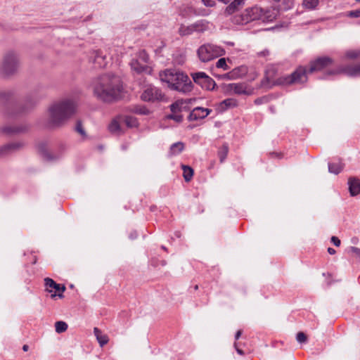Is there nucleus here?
Listing matches in <instances>:
<instances>
[{"instance_id":"f257e3e1","label":"nucleus","mask_w":360,"mask_h":360,"mask_svg":"<svg viewBox=\"0 0 360 360\" xmlns=\"http://www.w3.org/2000/svg\"><path fill=\"white\" fill-rule=\"evenodd\" d=\"M122 91L120 77L111 73L101 75L93 85L94 95L97 99L105 103H111L120 98Z\"/></svg>"},{"instance_id":"f03ea898","label":"nucleus","mask_w":360,"mask_h":360,"mask_svg":"<svg viewBox=\"0 0 360 360\" xmlns=\"http://www.w3.org/2000/svg\"><path fill=\"white\" fill-rule=\"evenodd\" d=\"M77 101L75 98H65L53 103L49 108V122L52 126L63 124L77 111Z\"/></svg>"},{"instance_id":"7ed1b4c3","label":"nucleus","mask_w":360,"mask_h":360,"mask_svg":"<svg viewBox=\"0 0 360 360\" xmlns=\"http://www.w3.org/2000/svg\"><path fill=\"white\" fill-rule=\"evenodd\" d=\"M278 15L275 9H264L255 6L245 8L240 14L233 18V22L237 25H246L250 22L261 20L264 22L274 21Z\"/></svg>"},{"instance_id":"20e7f679","label":"nucleus","mask_w":360,"mask_h":360,"mask_svg":"<svg viewBox=\"0 0 360 360\" xmlns=\"http://www.w3.org/2000/svg\"><path fill=\"white\" fill-rule=\"evenodd\" d=\"M162 82L166 83L169 88L184 94L191 92L193 84L188 75L174 70H165L160 72Z\"/></svg>"},{"instance_id":"39448f33","label":"nucleus","mask_w":360,"mask_h":360,"mask_svg":"<svg viewBox=\"0 0 360 360\" xmlns=\"http://www.w3.org/2000/svg\"><path fill=\"white\" fill-rule=\"evenodd\" d=\"M224 53L222 47L212 44H203L197 51L198 58L202 63L209 62L224 55Z\"/></svg>"},{"instance_id":"423d86ee","label":"nucleus","mask_w":360,"mask_h":360,"mask_svg":"<svg viewBox=\"0 0 360 360\" xmlns=\"http://www.w3.org/2000/svg\"><path fill=\"white\" fill-rule=\"evenodd\" d=\"M307 71L305 67H298L292 74L279 78V83L283 85L303 84L307 81Z\"/></svg>"},{"instance_id":"0eeeda50","label":"nucleus","mask_w":360,"mask_h":360,"mask_svg":"<svg viewBox=\"0 0 360 360\" xmlns=\"http://www.w3.org/2000/svg\"><path fill=\"white\" fill-rule=\"evenodd\" d=\"M209 22L205 20H200L189 25L181 24L179 28V34L181 36H188L194 32L201 33L208 29Z\"/></svg>"},{"instance_id":"6e6552de","label":"nucleus","mask_w":360,"mask_h":360,"mask_svg":"<svg viewBox=\"0 0 360 360\" xmlns=\"http://www.w3.org/2000/svg\"><path fill=\"white\" fill-rule=\"evenodd\" d=\"M19 67V60L18 55L13 52L7 53L3 60L1 70L6 75L13 74Z\"/></svg>"},{"instance_id":"1a4fd4ad","label":"nucleus","mask_w":360,"mask_h":360,"mask_svg":"<svg viewBox=\"0 0 360 360\" xmlns=\"http://www.w3.org/2000/svg\"><path fill=\"white\" fill-rule=\"evenodd\" d=\"M190 103L188 99H181L176 101L175 103L170 105V110L172 113L167 115V119L173 120L177 123H180L183 120V116L181 112L186 108V104Z\"/></svg>"},{"instance_id":"9d476101","label":"nucleus","mask_w":360,"mask_h":360,"mask_svg":"<svg viewBox=\"0 0 360 360\" xmlns=\"http://www.w3.org/2000/svg\"><path fill=\"white\" fill-rule=\"evenodd\" d=\"M191 77L195 83L206 90H212L216 85L215 82L203 72L192 73Z\"/></svg>"},{"instance_id":"9b49d317","label":"nucleus","mask_w":360,"mask_h":360,"mask_svg":"<svg viewBox=\"0 0 360 360\" xmlns=\"http://www.w3.org/2000/svg\"><path fill=\"white\" fill-rule=\"evenodd\" d=\"M164 97V94L158 88L149 85L146 87L141 94V98L146 102H155L161 101Z\"/></svg>"},{"instance_id":"f8f14e48","label":"nucleus","mask_w":360,"mask_h":360,"mask_svg":"<svg viewBox=\"0 0 360 360\" xmlns=\"http://www.w3.org/2000/svg\"><path fill=\"white\" fill-rule=\"evenodd\" d=\"M345 74L349 77H360V63L354 65L340 66L338 69L329 71L327 75Z\"/></svg>"},{"instance_id":"ddd939ff","label":"nucleus","mask_w":360,"mask_h":360,"mask_svg":"<svg viewBox=\"0 0 360 360\" xmlns=\"http://www.w3.org/2000/svg\"><path fill=\"white\" fill-rule=\"evenodd\" d=\"M333 63V60L328 56L319 57L310 63L309 72L311 73L316 71H321L325 68L331 65Z\"/></svg>"},{"instance_id":"4468645a","label":"nucleus","mask_w":360,"mask_h":360,"mask_svg":"<svg viewBox=\"0 0 360 360\" xmlns=\"http://www.w3.org/2000/svg\"><path fill=\"white\" fill-rule=\"evenodd\" d=\"M247 73L248 68L245 65H241L223 75L221 77L225 79L235 80L243 77Z\"/></svg>"},{"instance_id":"2eb2a0df","label":"nucleus","mask_w":360,"mask_h":360,"mask_svg":"<svg viewBox=\"0 0 360 360\" xmlns=\"http://www.w3.org/2000/svg\"><path fill=\"white\" fill-rule=\"evenodd\" d=\"M225 91L229 94H249L247 86L244 83H231L225 86Z\"/></svg>"},{"instance_id":"dca6fc26","label":"nucleus","mask_w":360,"mask_h":360,"mask_svg":"<svg viewBox=\"0 0 360 360\" xmlns=\"http://www.w3.org/2000/svg\"><path fill=\"white\" fill-rule=\"evenodd\" d=\"M44 285L49 292L52 293L53 290H55V292H58V296L59 297L61 298L63 297V292L65 290V287L64 285H60V284L56 283L50 278H46L44 279Z\"/></svg>"},{"instance_id":"f3484780","label":"nucleus","mask_w":360,"mask_h":360,"mask_svg":"<svg viewBox=\"0 0 360 360\" xmlns=\"http://www.w3.org/2000/svg\"><path fill=\"white\" fill-rule=\"evenodd\" d=\"M212 110L201 107L195 108L189 114L188 119L191 121H196L205 118Z\"/></svg>"},{"instance_id":"a211bd4d","label":"nucleus","mask_w":360,"mask_h":360,"mask_svg":"<svg viewBox=\"0 0 360 360\" xmlns=\"http://www.w3.org/2000/svg\"><path fill=\"white\" fill-rule=\"evenodd\" d=\"M91 60L98 68H105L108 64L106 56L101 51H94L91 56Z\"/></svg>"},{"instance_id":"6ab92c4d","label":"nucleus","mask_w":360,"mask_h":360,"mask_svg":"<svg viewBox=\"0 0 360 360\" xmlns=\"http://www.w3.org/2000/svg\"><path fill=\"white\" fill-rule=\"evenodd\" d=\"M131 69L137 73H150V70L148 65L142 63L139 59L133 58L130 63Z\"/></svg>"},{"instance_id":"aec40b11","label":"nucleus","mask_w":360,"mask_h":360,"mask_svg":"<svg viewBox=\"0 0 360 360\" xmlns=\"http://www.w3.org/2000/svg\"><path fill=\"white\" fill-rule=\"evenodd\" d=\"M274 7L269 9H275L278 13L279 10L287 11L294 5V0H274Z\"/></svg>"},{"instance_id":"412c9836","label":"nucleus","mask_w":360,"mask_h":360,"mask_svg":"<svg viewBox=\"0 0 360 360\" xmlns=\"http://www.w3.org/2000/svg\"><path fill=\"white\" fill-rule=\"evenodd\" d=\"M349 191L352 196H356L360 193V180L356 177H349L348 179Z\"/></svg>"},{"instance_id":"4be33fe9","label":"nucleus","mask_w":360,"mask_h":360,"mask_svg":"<svg viewBox=\"0 0 360 360\" xmlns=\"http://www.w3.org/2000/svg\"><path fill=\"white\" fill-rule=\"evenodd\" d=\"M245 4V0H233L226 8L224 13L226 15H231L238 11Z\"/></svg>"},{"instance_id":"5701e85b","label":"nucleus","mask_w":360,"mask_h":360,"mask_svg":"<svg viewBox=\"0 0 360 360\" xmlns=\"http://www.w3.org/2000/svg\"><path fill=\"white\" fill-rule=\"evenodd\" d=\"M94 333L101 347H103L108 342V337L107 335L103 333L100 329L94 328Z\"/></svg>"},{"instance_id":"b1692460","label":"nucleus","mask_w":360,"mask_h":360,"mask_svg":"<svg viewBox=\"0 0 360 360\" xmlns=\"http://www.w3.org/2000/svg\"><path fill=\"white\" fill-rule=\"evenodd\" d=\"M236 105H237V101H236V100H235L233 98L225 99L220 103V108L223 110H225L230 108L236 107Z\"/></svg>"},{"instance_id":"393cba45","label":"nucleus","mask_w":360,"mask_h":360,"mask_svg":"<svg viewBox=\"0 0 360 360\" xmlns=\"http://www.w3.org/2000/svg\"><path fill=\"white\" fill-rule=\"evenodd\" d=\"M343 169L342 163H328V171L330 173L338 174Z\"/></svg>"},{"instance_id":"a878e982","label":"nucleus","mask_w":360,"mask_h":360,"mask_svg":"<svg viewBox=\"0 0 360 360\" xmlns=\"http://www.w3.org/2000/svg\"><path fill=\"white\" fill-rule=\"evenodd\" d=\"M184 148V144L182 142L173 143L170 147V153L172 155L179 154Z\"/></svg>"},{"instance_id":"bb28decb","label":"nucleus","mask_w":360,"mask_h":360,"mask_svg":"<svg viewBox=\"0 0 360 360\" xmlns=\"http://www.w3.org/2000/svg\"><path fill=\"white\" fill-rule=\"evenodd\" d=\"M345 58L349 60L360 58V49H351L346 51L345 53Z\"/></svg>"},{"instance_id":"cd10ccee","label":"nucleus","mask_w":360,"mask_h":360,"mask_svg":"<svg viewBox=\"0 0 360 360\" xmlns=\"http://www.w3.org/2000/svg\"><path fill=\"white\" fill-rule=\"evenodd\" d=\"M229 147L227 144H224L218 151V156L221 162H223L228 155Z\"/></svg>"},{"instance_id":"c85d7f7f","label":"nucleus","mask_w":360,"mask_h":360,"mask_svg":"<svg viewBox=\"0 0 360 360\" xmlns=\"http://www.w3.org/2000/svg\"><path fill=\"white\" fill-rule=\"evenodd\" d=\"M182 169L184 172V178L185 181L188 182L192 179L193 170L191 167L186 165H182Z\"/></svg>"},{"instance_id":"c756f323","label":"nucleus","mask_w":360,"mask_h":360,"mask_svg":"<svg viewBox=\"0 0 360 360\" xmlns=\"http://www.w3.org/2000/svg\"><path fill=\"white\" fill-rule=\"evenodd\" d=\"M18 147V145L16 143H11L5 145L0 148V156L4 155L7 154L8 152L11 151L14 148Z\"/></svg>"},{"instance_id":"7c9ffc66","label":"nucleus","mask_w":360,"mask_h":360,"mask_svg":"<svg viewBox=\"0 0 360 360\" xmlns=\"http://www.w3.org/2000/svg\"><path fill=\"white\" fill-rule=\"evenodd\" d=\"M136 59H139L142 63H145L146 65H148L149 62V56L148 53L144 50H141L139 51L136 56Z\"/></svg>"},{"instance_id":"2f4dec72","label":"nucleus","mask_w":360,"mask_h":360,"mask_svg":"<svg viewBox=\"0 0 360 360\" xmlns=\"http://www.w3.org/2000/svg\"><path fill=\"white\" fill-rule=\"evenodd\" d=\"M124 124L129 127H134L138 124V122L136 117L132 116H126L123 119Z\"/></svg>"},{"instance_id":"473e14b6","label":"nucleus","mask_w":360,"mask_h":360,"mask_svg":"<svg viewBox=\"0 0 360 360\" xmlns=\"http://www.w3.org/2000/svg\"><path fill=\"white\" fill-rule=\"evenodd\" d=\"M56 332L58 333H62L68 329V324L62 321H56L55 323Z\"/></svg>"},{"instance_id":"72a5a7b5","label":"nucleus","mask_w":360,"mask_h":360,"mask_svg":"<svg viewBox=\"0 0 360 360\" xmlns=\"http://www.w3.org/2000/svg\"><path fill=\"white\" fill-rule=\"evenodd\" d=\"M319 0H303L302 5L307 9H314L316 7Z\"/></svg>"},{"instance_id":"f704fd0d","label":"nucleus","mask_w":360,"mask_h":360,"mask_svg":"<svg viewBox=\"0 0 360 360\" xmlns=\"http://www.w3.org/2000/svg\"><path fill=\"white\" fill-rule=\"evenodd\" d=\"M108 128L112 133H119L120 131V126L117 120H113L109 124Z\"/></svg>"},{"instance_id":"c9c22d12","label":"nucleus","mask_w":360,"mask_h":360,"mask_svg":"<svg viewBox=\"0 0 360 360\" xmlns=\"http://www.w3.org/2000/svg\"><path fill=\"white\" fill-rule=\"evenodd\" d=\"M216 67L218 68H222L224 70H227L229 69V67L226 64V60L224 58H219L217 63Z\"/></svg>"},{"instance_id":"e433bc0d","label":"nucleus","mask_w":360,"mask_h":360,"mask_svg":"<svg viewBox=\"0 0 360 360\" xmlns=\"http://www.w3.org/2000/svg\"><path fill=\"white\" fill-rule=\"evenodd\" d=\"M22 131L21 129L12 128L11 127H5L2 128V131L6 134H11Z\"/></svg>"},{"instance_id":"4c0bfd02","label":"nucleus","mask_w":360,"mask_h":360,"mask_svg":"<svg viewBox=\"0 0 360 360\" xmlns=\"http://www.w3.org/2000/svg\"><path fill=\"white\" fill-rule=\"evenodd\" d=\"M134 112L140 115H148L149 113V110L146 107H136Z\"/></svg>"},{"instance_id":"58836bf2","label":"nucleus","mask_w":360,"mask_h":360,"mask_svg":"<svg viewBox=\"0 0 360 360\" xmlns=\"http://www.w3.org/2000/svg\"><path fill=\"white\" fill-rule=\"evenodd\" d=\"M296 339L298 342L304 343L307 341V336L304 333L300 332L297 334Z\"/></svg>"},{"instance_id":"ea45409f","label":"nucleus","mask_w":360,"mask_h":360,"mask_svg":"<svg viewBox=\"0 0 360 360\" xmlns=\"http://www.w3.org/2000/svg\"><path fill=\"white\" fill-rule=\"evenodd\" d=\"M348 16L352 18H359L360 9L349 11V13H348Z\"/></svg>"},{"instance_id":"a19ab883","label":"nucleus","mask_w":360,"mask_h":360,"mask_svg":"<svg viewBox=\"0 0 360 360\" xmlns=\"http://www.w3.org/2000/svg\"><path fill=\"white\" fill-rule=\"evenodd\" d=\"M76 131L77 132H79L82 136H84L85 134L84 130L82 123L80 122H77V123Z\"/></svg>"},{"instance_id":"79ce46f5","label":"nucleus","mask_w":360,"mask_h":360,"mask_svg":"<svg viewBox=\"0 0 360 360\" xmlns=\"http://www.w3.org/2000/svg\"><path fill=\"white\" fill-rule=\"evenodd\" d=\"M11 95H12V94L10 91L0 92V100L4 99V98L8 99V98H10L11 96Z\"/></svg>"},{"instance_id":"37998d69","label":"nucleus","mask_w":360,"mask_h":360,"mask_svg":"<svg viewBox=\"0 0 360 360\" xmlns=\"http://www.w3.org/2000/svg\"><path fill=\"white\" fill-rule=\"evenodd\" d=\"M203 4L207 7H212L215 5V2L212 0H202Z\"/></svg>"},{"instance_id":"c03bdc74","label":"nucleus","mask_w":360,"mask_h":360,"mask_svg":"<svg viewBox=\"0 0 360 360\" xmlns=\"http://www.w3.org/2000/svg\"><path fill=\"white\" fill-rule=\"evenodd\" d=\"M331 242L337 247L340 245V240L336 236L331 237Z\"/></svg>"},{"instance_id":"a18cd8bd","label":"nucleus","mask_w":360,"mask_h":360,"mask_svg":"<svg viewBox=\"0 0 360 360\" xmlns=\"http://www.w3.org/2000/svg\"><path fill=\"white\" fill-rule=\"evenodd\" d=\"M350 251L352 253H354L357 256L360 257V249L359 248H356V247H351L350 248Z\"/></svg>"},{"instance_id":"49530a36","label":"nucleus","mask_w":360,"mask_h":360,"mask_svg":"<svg viewBox=\"0 0 360 360\" xmlns=\"http://www.w3.org/2000/svg\"><path fill=\"white\" fill-rule=\"evenodd\" d=\"M234 347L236 348V352L240 354V355H243L244 354V352L242 349H239L238 347V345H237V343H234Z\"/></svg>"},{"instance_id":"de8ad7c7","label":"nucleus","mask_w":360,"mask_h":360,"mask_svg":"<svg viewBox=\"0 0 360 360\" xmlns=\"http://www.w3.org/2000/svg\"><path fill=\"white\" fill-rule=\"evenodd\" d=\"M242 334V330H239L236 332L235 335V339L238 340Z\"/></svg>"},{"instance_id":"09e8293b","label":"nucleus","mask_w":360,"mask_h":360,"mask_svg":"<svg viewBox=\"0 0 360 360\" xmlns=\"http://www.w3.org/2000/svg\"><path fill=\"white\" fill-rule=\"evenodd\" d=\"M328 252L330 254V255H334L335 254L336 251L335 249H333V248H328Z\"/></svg>"},{"instance_id":"8fccbe9b","label":"nucleus","mask_w":360,"mask_h":360,"mask_svg":"<svg viewBox=\"0 0 360 360\" xmlns=\"http://www.w3.org/2000/svg\"><path fill=\"white\" fill-rule=\"evenodd\" d=\"M220 2H222L223 4H227L228 3H229L231 0H218Z\"/></svg>"},{"instance_id":"3c124183","label":"nucleus","mask_w":360,"mask_h":360,"mask_svg":"<svg viewBox=\"0 0 360 360\" xmlns=\"http://www.w3.org/2000/svg\"><path fill=\"white\" fill-rule=\"evenodd\" d=\"M269 54V51H262L261 53H259V55L261 56H266V55H268Z\"/></svg>"},{"instance_id":"603ef678","label":"nucleus","mask_w":360,"mask_h":360,"mask_svg":"<svg viewBox=\"0 0 360 360\" xmlns=\"http://www.w3.org/2000/svg\"><path fill=\"white\" fill-rule=\"evenodd\" d=\"M28 349H29L28 345H23L22 349L24 352H27L28 350Z\"/></svg>"},{"instance_id":"864d4df0","label":"nucleus","mask_w":360,"mask_h":360,"mask_svg":"<svg viewBox=\"0 0 360 360\" xmlns=\"http://www.w3.org/2000/svg\"><path fill=\"white\" fill-rule=\"evenodd\" d=\"M255 103L256 104H260L262 103V99L261 98H257L255 100Z\"/></svg>"},{"instance_id":"5fc2aeb1","label":"nucleus","mask_w":360,"mask_h":360,"mask_svg":"<svg viewBox=\"0 0 360 360\" xmlns=\"http://www.w3.org/2000/svg\"><path fill=\"white\" fill-rule=\"evenodd\" d=\"M136 236H137V234L135 233L134 234H131V235L130 236V238H132V239H134V238H136Z\"/></svg>"},{"instance_id":"6e6d98bb","label":"nucleus","mask_w":360,"mask_h":360,"mask_svg":"<svg viewBox=\"0 0 360 360\" xmlns=\"http://www.w3.org/2000/svg\"><path fill=\"white\" fill-rule=\"evenodd\" d=\"M56 295H56V293H53V294H51V297H55Z\"/></svg>"},{"instance_id":"4d7b16f0","label":"nucleus","mask_w":360,"mask_h":360,"mask_svg":"<svg viewBox=\"0 0 360 360\" xmlns=\"http://www.w3.org/2000/svg\"><path fill=\"white\" fill-rule=\"evenodd\" d=\"M194 289H195V290H198V286L197 285H195Z\"/></svg>"},{"instance_id":"13d9d810","label":"nucleus","mask_w":360,"mask_h":360,"mask_svg":"<svg viewBox=\"0 0 360 360\" xmlns=\"http://www.w3.org/2000/svg\"><path fill=\"white\" fill-rule=\"evenodd\" d=\"M356 1H360V0H356Z\"/></svg>"}]
</instances>
